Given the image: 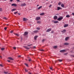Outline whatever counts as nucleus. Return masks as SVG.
Listing matches in <instances>:
<instances>
[{
  "label": "nucleus",
  "mask_w": 74,
  "mask_h": 74,
  "mask_svg": "<svg viewBox=\"0 0 74 74\" xmlns=\"http://www.w3.org/2000/svg\"><path fill=\"white\" fill-rule=\"evenodd\" d=\"M41 19V18L40 17H36V21H39L40 19Z\"/></svg>",
  "instance_id": "nucleus-1"
},
{
  "label": "nucleus",
  "mask_w": 74,
  "mask_h": 74,
  "mask_svg": "<svg viewBox=\"0 0 74 74\" xmlns=\"http://www.w3.org/2000/svg\"><path fill=\"white\" fill-rule=\"evenodd\" d=\"M63 18L62 17H60L58 18L57 20L58 21H60L62 20Z\"/></svg>",
  "instance_id": "nucleus-2"
},
{
  "label": "nucleus",
  "mask_w": 74,
  "mask_h": 74,
  "mask_svg": "<svg viewBox=\"0 0 74 74\" xmlns=\"http://www.w3.org/2000/svg\"><path fill=\"white\" fill-rule=\"evenodd\" d=\"M20 5L21 6V7H23L24 6H26V4L25 3H24L21 4Z\"/></svg>",
  "instance_id": "nucleus-3"
},
{
  "label": "nucleus",
  "mask_w": 74,
  "mask_h": 74,
  "mask_svg": "<svg viewBox=\"0 0 74 74\" xmlns=\"http://www.w3.org/2000/svg\"><path fill=\"white\" fill-rule=\"evenodd\" d=\"M51 30L52 29L51 28L48 29L47 30L46 32H50V31H51Z\"/></svg>",
  "instance_id": "nucleus-4"
},
{
  "label": "nucleus",
  "mask_w": 74,
  "mask_h": 74,
  "mask_svg": "<svg viewBox=\"0 0 74 74\" xmlns=\"http://www.w3.org/2000/svg\"><path fill=\"white\" fill-rule=\"evenodd\" d=\"M52 22H54V23H58V21H54V20H53Z\"/></svg>",
  "instance_id": "nucleus-5"
},
{
  "label": "nucleus",
  "mask_w": 74,
  "mask_h": 74,
  "mask_svg": "<svg viewBox=\"0 0 74 74\" xmlns=\"http://www.w3.org/2000/svg\"><path fill=\"white\" fill-rule=\"evenodd\" d=\"M23 47L24 48H25V49H30V48L27 47V46H24Z\"/></svg>",
  "instance_id": "nucleus-6"
},
{
  "label": "nucleus",
  "mask_w": 74,
  "mask_h": 74,
  "mask_svg": "<svg viewBox=\"0 0 74 74\" xmlns=\"http://www.w3.org/2000/svg\"><path fill=\"white\" fill-rule=\"evenodd\" d=\"M60 52H66V50H60Z\"/></svg>",
  "instance_id": "nucleus-7"
},
{
  "label": "nucleus",
  "mask_w": 74,
  "mask_h": 74,
  "mask_svg": "<svg viewBox=\"0 0 74 74\" xmlns=\"http://www.w3.org/2000/svg\"><path fill=\"white\" fill-rule=\"evenodd\" d=\"M27 34H28V32H25L23 35L26 36V35H27Z\"/></svg>",
  "instance_id": "nucleus-8"
},
{
  "label": "nucleus",
  "mask_w": 74,
  "mask_h": 74,
  "mask_svg": "<svg viewBox=\"0 0 74 74\" xmlns=\"http://www.w3.org/2000/svg\"><path fill=\"white\" fill-rule=\"evenodd\" d=\"M61 9H62V8H60L59 7H57V9H58L57 10H58H58H61Z\"/></svg>",
  "instance_id": "nucleus-9"
},
{
  "label": "nucleus",
  "mask_w": 74,
  "mask_h": 74,
  "mask_svg": "<svg viewBox=\"0 0 74 74\" xmlns=\"http://www.w3.org/2000/svg\"><path fill=\"white\" fill-rule=\"evenodd\" d=\"M64 45H69V43L67 42H65L64 43Z\"/></svg>",
  "instance_id": "nucleus-10"
},
{
  "label": "nucleus",
  "mask_w": 74,
  "mask_h": 74,
  "mask_svg": "<svg viewBox=\"0 0 74 74\" xmlns=\"http://www.w3.org/2000/svg\"><path fill=\"white\" fill-rule=\"evenodd\" d=\"M69 37H66L65 38V41H67L68 40H69Z\"/></svg>",
  "instance_id": "nucleus-11"
},
{
  "label": "nucleus",
  "mask_w": 74,
  "mask_h": 74,
  "mask_svg": "<svg viewBox=\"0 0 74 74\" xmlns=\"http://www.w3.org/2000/svg\"><path fill=\"white\" fill-rule=\"evenodd\" d=\"M27 20V19H26V18H23V21H26Z\"/></svg>",
  "instance_id": "nucleus-12"
},
{
  "label": "nucleus",
  "mask_w": 74,
  "mask_h": 74,
  "mask_svg": "<svg viewBox=\"0 0 74 74\" xmlns=\"http://www.w3.org/2000/svg\"><path fill=\"white\" fill-rule=\"evenodd\" d=\"M12 6H16V4L15 3H13L12 4Z\"/></svg>",
  "instance_id": "nucleus-13"
},
{
  "label": "nucleus",
  "mask_w": 74,
  "mask_h": 74,
  "mask_svg": "<svg viewBox=\"0 0 74 74\" xmlns=\"http://www.w3.org/2000/svg\"><path fill=\"white\" fill-rule=\"evenodd\" d=\"M58 17L56 16H55L54 17V19H57Z\"/></svg>",
  "instance_id": "nucleus-14"
},
{
  "label": "nucleus",
  "mask_w": 74,
  "mask_h": 74,
  "mask_svg": "<svg viewBox=\"0 0 74 74\" xmlns=\"http://www.w3.org/2000/svg\"><path fill=\"white\" fill-rule=\"evenodd\" d=\"M69 26L68 24H65L64 25V27H67Z\"/></svg>",
  "instance_id": "nucleus-15"
},
{
  "label": "nucleus",
  "mask_w": 74,
  "mask_h": 74,
  "mask_svg": "<svg viewBox=\"0 0 74 74\" xmlns=\"http://www.w3.org/2000/svg\"><path fill=\"white\" fill-rule=\"evenodd\" d=\"M9 59H10V60H13L14 59L12 58L11 57H9L8 58Z\"/></svg>",
  "instance_id": "nucleus-16"
},
{
  "label": "nucleus",
  "mask_w": 74,
  "mask_h": 74,
  "mask_svg": "<svg viewBox=\"0 0 74 74\" xmlns=\"http://www.w3.org/2000/svg\"><path fill=\"white\" fill-rule=\"evenodd\" d=\"M38 32V30H35L33 31L34 33H37Z\"/></svg>",
  "instance_id": "nucleus-17"
},
{
  "label": "nucleus",
  "mask_w": 74,
  "mask_h": 74,
  "mask_svg": "<svg viewBox=\"0 0 74 74\" xmlns=\"http://www.w3.org/2000/svg\"><path fill=\"white\" fill-rule=\"evenodd\" d=\"M38 37V36H34V39L35 40H36V39Z\"/></svg>",
  "instance_id": "nucleus-18"
},
{
  "label": "nucleus",
  "mask_w": 74,
  "mask_h": 74,
  "mask_svg": "<svg viewBox=\"0 0 74 74\" xmlns=\"http://www.w3.org/2000/svg\"><path fill=\"white\" fill-rule=\"evenodd\" d=\"M61 6L62 7H63V8L64 7V4H62L61 5Z\"/></svg>",
  "instance_id": "nucleus-19"
},
{
  "label": "nucleus",
  "mask_w": 74,
  "mask_h": 74,
  "mask_svg": "<svg viewBox=\"0 0 74 74\" xmlns=\"http://www.w3.org/2000/svg\"><path fill=\"white\" fill-rule=\"evenodd\" d=\"M44 15V13H42L40 14V15L42 16Z\"/></svg>",
  "instance_id": "nucleus-20"
},
{
  "label": "nucleus",
  "mask_w": 74,
  "mask_h": 74,
  "mask_svg": "<svg viewBox=\"0 0 74 74\" xmlns=\"http://www.w3.org/2000/svg\"><path fill=\"white\" fill-rule=\"evenodd\" d=\"M66 18H70V16H69V15H67L66 16Z\"/></svg>",
  "instance_id": "nucleus-21"
},
{
  "label": "nucleus",
  "mask_w": 74,
  "mask_h": 74,
  "mask_svg": "<svg viewBox=\"0 0 74 74\" xmlns=\"http://www.w3.org/2000/svg\"><path fill=\"white\" fill-rule=\"evenodd\" d=\"M16 11V9H15V8H13L12 9V12L13 11Z\"/></svg>",
  "instance_id": "nucleus-22"
},
{
  "label": "nucleus",
  "mask_w": 74,
  "mask_h": 74,
  "mask_svg": "<svg viewBox=\"0 0 74 74\" xmlns=\"http://www.w3.org/2000/svg\"><path fill=\"white\" fill-rule=\"evenodd\" d=\"M37 23H38L39 24H40V23H41V21H37Z\"/></svg>",
  "instance_id": "nucleus-23"
},
{
  "label": "nucleus",
  "mask_w": 74,
  "mask_h": 74,
  "mask_svg": "<svg viewBox=\"0 0 74 74\" xmlns=\"http://www.w3.org/2000/svg\"><path fill=\"white\" fill-rule=\"evenodd\" d=\"M65 32H66V30L65 29H64L63 31H62V33H64Z\"/></svg>",
  "instance_id": "nucleus-24"
},
{
  "label": "nucleus",
  "mask_w": 74,
  "mask_h": 74,
  "mask_svg": "<svg viewBox=\"0 0 74 74\" xmlns=\"http://www.w3.org/2000/svg\"><path fill=\"white\" fill-rule=\"evenodd\" d=\"M42 8V6H40L38 8V9L40 10V8Z\"/></svg>",
  "instance_id": "nucleus-25"
},
{
  "label": "nucleus",
  "mask_w": 74,
  "mask_h": 74,
  "mask_svg": "<svg viewBox=\"0 0 74 74\" xmlns=\"http://www.w3.org/2000/svg\"><path fill=\"white\" fill-rule=\"evenodd\" d=\"M15 35H16V36H18H18H19V35L18 34H15Z\"/></svg>",
  "instance_id": "nucleus-26"
},
{
  "label": "nucleus",
  "mask_w": 74,
  "mask_h": 74,
  "mask_svg": "<svg viewBox=\"0 0 74 74\" xmlns=\"http://www.w3.org/2000/svg\"><path fill=\"white\" fill-rule=\"evenodd\" d=\"M58 61H59L60 62H62V60H58Z\"/></svg>",
  "instance_id": "nucleus-27"
},
{
  "label": "nucleus",
  "mask_w": 74,
  "mask_h": 74,
  "mask_svg": "<svg viewBox=\"0 0 74 74\" xmlns=\"http://www.w3.org/2000/svg\"><path fill=\"white\" fill-rule=\"evenodd\" d=\"M3 11V9H2V8H0V12H1Z\"/></svg>",
  "instance_id": "nucleus-28"
},
{
  "label": "nucleus",
  "mask_w": 74,
  "mask_h": 74,
  "mask_svg": "<svg viewBox=\"0 0 74 74\" xmlns=\"http://www.w3.org/2000/svg\"><path fill=\"white\" fill-rule=\"evenodd\" d=\"M25 72H28V71L26 70V69H25Z\"/></svg>",
  "instance_id": "nucleus-29"
},
{
  "label": "nucleus",
  "mask_w": 74,
  "mask_h": 74,
  "mask_svg": "<svg viewBox=\"0 0 74 74\" xmlns=\"http://www.w3.org/2000/svg\"><path fill=\"white\" fill-rule=\"evenodd\" d=\"M56 48H57V46H55L53 47V48L54 49H56Z\"/></svg>",
  "instance_id": "nucleus-30"
},
{
  "label": "nucleus",
  "mask_w": 74,
  "mask_h": 74,
  "mask_svg": "<svg viewBox=\"0 0 74 74\" xmlns=\"http://www.w3.org/2000/svg\"><path fill=\"white\" fill-rule=\"evenodd\" d=\"M5 48H1V49L2 51H3L4 49Z\"/></svg>",
  "instance_id": "nucleus-31"
},
{
  "label": "nucleus",
  "mask_w": 74,
  "mask_h": 74,
  "mask_svg": "<svg viewBox=\"0 0 74 74\" xmlns=\"http://www.w3.org/2000/svg\"><path fill=\"white\" fill-rule=\"evenodd\" d=\"M3 19H5V20H7V18H6V17H4Z\"/></svg>",
  "instance_id": "nucleus-32"
},
{
  "label": "nucleus",
  "mask_w": 74,
  "mask_h": 74,
  "mask_svg": "<svg viewBox=\"0 0 74 74\" xmlns=\"http://www.w3.org/2000/svg\"><path fill=\"white\" fill-rule=\"evenodd\" d=\"M28 60L29 62H31V61H32V59H29Z\"/></svg>",
  "instance_id": "nucleus-33"
},
{
  "label": "nucleus",
  "mask_w": 74,
  "mask_h": 74,
  "mask_svg": "<svg viewBox=\"0 0 74 74\" xmlns=\"http://www.w3.org/2000/svg\"><path fill=\"white\" fill-rule=\"evenodd\" d=\"M25 66H28V65H27V64L25 63Z\"/></svg>",
  "instance_id": "nucleus-34"
},
{
  "label": "nucleus",
  "mask_w": 74,
  "mask_h": 74,
  "mask_svg": "<svg viewBox=\"0 0 74 74\" xmlns=\"http://www.w3.org/2000/svg\"><path fill=\"white\" fill-rule=\"evenodd\" d=\"M18 12H14V14H17V13H18Z\"/></svg>",
  "instance_id": "nucleus-35"
},
{
  "label": "nucleus",
  "mask_w": 74,
  "mask_h": 74,
  "mask_svg": "<svg viewBox=\"0 0 74 74\" xmlns=\"http://www.w3.org/2000/svg\"><path fill=\"white\" fill-rule=\"evenodd\" d=\"M4 29L5 30H7V27H5Z\"/></svg>",
  "instance_id": "nucleus-36"
},
{
  "label": "nucleus",
  "mask_w": 74,
  "mask_h": 74,
  "mask_svg": "<svg viewBox=\"0 0 74 74\" xmlns=\"http://www.w3.org/2000/svg\"><path fill=\"white\" fill-rule=\"evenodd\" d=\"M4 73H5V74H7V73H8V72H6L4 71Z\"/></svg>",
  "instance_id": "nucleus-37"
},
{
  "label": "nucleus",
  "mask_w": 74,
  "mask_h": 74,
  "mask_svg": "<svg viewBox=\"0 0 74 74\" xmlns=\"http://www.w3.org/2000/svg\"><path fill=\"white\" fill-rule=\"evenodd\" d=\"M37 30H39L40 29V27H37L36 28Z\"/></svg>",
  "instance_id": "nucleus-38"
},
{
  "label": "nucleus",
  "mask_w": 74,
  "mask_h": 74,
  "mask_svg": "<svg viewBox=\"0 0 74 74\" xmlns=\"http://www.w3.org/2000/svg\"><path fill=\"white\" fill-rule=\"evenodd\" d=\"M44 41H45V40H44V39H43L42 40V42H43Z\"/></svg>",
  "instance_id": "nucleus-39"
},
{
  "label": "nucleus",
  "mask_w": 74,
  "mask_h": 74,
  "mask_svg": "<svg viewBox=\"0 0 74 74\" xmlns=\"http://www.w3.org/2000/svg\"><path fill=\"white\" fill-rule=\"evenodd\" d=\"M31 45H32L31 44L27 45V47H30V46H31Z\"/></svg>",
  "instance_id": "nucleus-40"
},
{
  "label": "nucleus",
  "mask_w": 74,
  "mask_h": 74,
  "mask_svg": "<svg viewBox=\"0 0 74 74\" xmlns=\"http://www.w3.org/2000/svg\"><path fill=\"white\" fill-rule=\"evenodd\" d=\"M61 4V2H59L58 3V5H60Z\"/></svg>",
  "instance_id": "nucleus-41"
},
{
  "label": "nucleus",
  "mask_w": 74,
  "mask_h": 74,
  "mask_svg": "<svg viewBox=\"0 0 74 74\" xmlns=\"http://www.w3.org/2000/svg\"><path fill=\"white\" fill-rule=\"evenodd\" d=\"M13 32V31H12L10 32V33H12Z\"/></svg>",
  "instance_id": "nucleus-42"
},
{
  "label": "nucleus",
  "mask_w": 74,
  "mask_h": 74,
  "mask_svg": "<svg viewBox=\"0 0 74 74\" xmlns=\"http://www.w3.org/2000/svg\"><path fill=\"white\" fill-rule=\"evenodd\" d=\"M13 49H16V47H13Z\"/></svg>",
  "instance_id": "nucleus-43"
},
{
  "label": "nucleus",
  "mask_w": 74,
  "mask_h": 74,
  "mask_svg": "<svg viewBox=\"0 0 74 74\" xmlns=\"http://www.w3.org/2000/svg\"><path fill=\"white\" fill-rule=\"evenodd\" d=\"M33 48L34 49H35V48H36V46H34L33 47Z\"/></svg>",
  "instance_id": "nucleus-44"
},
{
  "label": "nucleus",
  "mask_w": 74,
  "mask_h": 74,
  "mask_svg": "<svg viewBox=\"0 0 74 74\" xmlns=\"http://www.w3.org/2000/svg\"><path fill=\"white\" fill-rule=\"evenodd\" d=\"M53 32H54V31H52L51 32V33H53Z\"/></svg>",
  "instance_id": "nucleus-45"
},
{
  "label": "nucleus",
  "mask_w": 74,
  "mask_h": 74,
  "mask_svg": "<svg viewBox=\"0 0 74 74\" xmlns=\"http://www.w3.org/2000/svg\"><path fill=\"white\" fill-rule=\"evenodd\" d=\"M0 66H1V67H3V65L2 64H0Z\"/></svg>",
  "instance_id": "nucleus-46"
},
{
  "label": "nucleus",
  "mask_w": 74,
  "mask_h": 74,
  "mask_svg": "<svg viewBox=\"0 0 74 74\" xmlns=\"http://www.w3.org/2000/svg\"><path fill=\"white\" fill-rule=\"evenodd\" d=\"M17 1H18V2H19L20 1V0H17Z\"/></svg>",
  "instance_id": "nucleus-47"
},
{
  "label": "nucleus",
  "mask_w": 74,
  "mask_h": 74,
  "mask_svg": "<svg viewBox=\"0 0 74 74\" xmlns=\"http://www.w3.org/2000/svg\"><path fill=\"white\" fill-rule=\"evenodd\" d=\"M41 51H44V50L43 49H41L40 50Z\"/></svg>",
  "instance_id": "nucleus-48"
},
{
  "label": "nucleus",
  "mask_w": 74,
  "mask_h": 74,
  "mask_svg": "<svg viewBox=\"0 0 74 74\" xmlns=\"http://www.w3.org/2000/svg\"><path fill=\"white\" fill-rule=\"evenodd\" d=\"M50 69L51 70H52V67H50Z\"/></svg>",
  "instance_id": "nucleus-49"
},
{
  "label": "nucleus",
  "mask_w": 74,
  "mask_h": 74,
  "mask_svg": "<svg viewBox=\"0 0 74 74\" xmlns=\"http://www.w3.org/2000/svg\"><path fill=\"white\" fill-rule=\"evenodd\" d=\"M51 6H52V5H50L49 6V7H51Z\"/></svg>",
  "instance_id": "nucleus-50"
},
{
  "label": "nucleus",
  "mask_w": 74,
  "mask_h": 74,
  "mask_svg": "<svg viewBox=\"0 0 74 74\" xmlns=\"http://www.w3.org/2000/svg\"><path fill=\"white\" fill-rule=\"evenodd\" d=\"M18 15H21V13H18Z\"/></svg>",
  "instance_id": "nucleus-51"
},
{
  "label": "nucleus",
  "mask_w": 74,
  "mask_h": 74,
  "mask_svg": "<svg viewBox=\"0 0 74 74\" xmlns=\"http://www.w3.org/2000/svg\"><path fill=\"white\" fill-rule=\"evenodd\" d=\"M0 58L1 59H2V57H1V56H0Z\"/></svg>",
  "instance_id": "nucleus-52"
},
{
  "label": "nucleus",
  "mask_w": 74,
  "mask_h": 74,
  "mask_svg": "<svg viewBox=\"0 0 74 74\" xmlns=\"http://www.w3.org/2000/svg\"><path fill=\"white\" fill-rule=\"evenodd\" d=\"M10 1L11 2H12V1H13V0H10Z\"/></svg>",
  "instance_id": "nucleus-53"
},
{
  "label": "nucleus",
  "mask_w": 74,
  "mask_h": 74,
  "mask_svg": "<svg viewBox=\"0 0 74 74\" xmlns=\"http://www.w3.org/2000/svg\"><path fill=\"white\" fill-rule=\"evenodd\" d=\"M72 14L73 15H74V13H72Z\"/></svg>",
  "instance_id": "nucleus-54"
},
{
  "label": "nucleus",
  "mask_w": 74,
  "mask_h": 74,
  "mask_svg": "<svg viewBox=\"0 0 74 74\" xmlns=\"http://www.w3.org/2000/svg\"><path fill=\"white\" fill-rule=\"evenodd\" d=\"M21 56H18V58H20V57H21Z\"/></svg>",
  "instance_id": "nucleus-55"
},
{
  "label": "nucleus",
  "mask_w": 74,
  "mask_h": 74,
  "mask_svg": "<svg viewBox=\"0 0 74 74\" xmlns=\"http://www.w3.org/2000/svg\"><path fill=\"white\" fill-rule=\"evenodd\" d=\"M8 62H10V61L9 60H8Z\"/></svg>",
  "instance_id": "nucleus-56"
},
{
  "label": "nucleus",
  "mask_w": 74,
  "mask_h": 74,
  "mask_svg": "<svg viewBox=\"0 0 74 74\" xmlns=\"http://www.w3.org/2000/svg\"><path fill=\"white\" fill-rule=\"evenodd\" d=\"M64 55H67V53H64Z\"/></svg>",
  "instance_id": "nucleus-57"
},
{
  "label": "nucleus",
  "mask_w": 74,
  "mask_h": 74,
  "mask_svg": "<svg viewBox=\"0 0 74 74\" xmlns=\"http://www.w3.org/2000/svg\"><path fill=\"white\" fill-rule=\"evenodd\" d=\"M22 40V38H21V40Z\"/></svg>",
  "instance_id": "nucleus-58"
},
{
  "label": "nucleus",
  "mask_w": 74,
  "mask_h": 74,
  "mask_svg": "<svg viewBox=\"0 0 74 74\" xmlns=\"http://www.w3.org/2000/svg\"><path fill=\"white\" fill-rule=\"evenodd\" d=\"M37 6L38 7V6H39V5H37Z\"/></svg>",
  "instance_id": "nucleus-59"
},
{
  "label": "nucleus",
  "mask_w": 74,
  "mask_h": 74,
  "mask_svg": "<svg viewBox=\"0 0 74 74\" xmlns=\"http://www.w3.org/2000/svg\"><path fill=\"white\" fill-rule=\"evenodd\" d=\"M29 74H32V73H29Z\"/></svg>",
  "instance_id": "nucleus-60"
},
{
  "label": "nucleus",
  "mask_w": 74,
  "mask_h": 74,
  "mask_svg": "<svg viewBox=\"0 0 74 74\" xmlns=\"http://www.w3.org/2000/svg\"><path fill=\"white\" fill-rule=\"evenodd\" d=\"M7 25V26H8V25Z\"/></svg>",
  "instance_id": "nucleus-61"
},
{
  "label": "nucleus",
  "mask_w": 74,
  "mask_h": 74,
  "mask_svg": "<svg viewBox=\"0 0 74 74\" xmlns=\"http://www.w3.org/2000/svg\"><path fill=\"white\" fill-rule=\"evenodd\" d=\"M46 0V1H47V0Z\"/></svg>",
  "instance_id": "nucleus-62"
},
{
  "label": "nucleus",
  "mask_w": 74,
  "mask_h": 74,
  "mask_svg": "<svg viewBox=\"0 0 74 74\" xmlns=\"http://www.w3.org/2000/svg\"><path fill=\"white\" fill-rule=\"evenodd\" d=\"M73 49H74V47H73Z\"/></svg>",
  "instance_id": "nucleus-63"
}]
</instances>
